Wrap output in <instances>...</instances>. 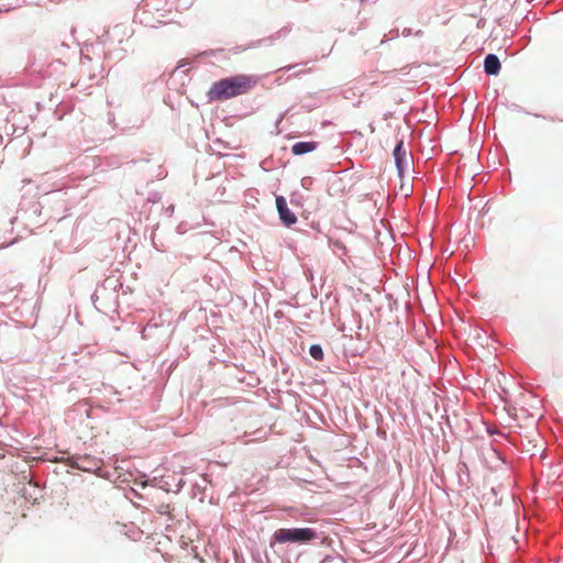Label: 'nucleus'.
Returning a JSON list of instances; mask_svg holds the SVG:
<instances>
[{
  "label": "nucleus",
  "mask_w": 563,
  "mask_h": 563,
  "mask_svg": "<svg viewBox=\"0 0 563 563\" xmlns=\"http://www.w3.org/2000/svg\"><path fill=\"white\" fill-rule=\"evenodd\" d=\"M394 158H395V164H396V167L398 169V173L401 175L406 168V165H407V162H406V158H407V152H406V148L404 146V141L400 140L397 142L395 148H394Z\"/></svg>",
  "instance_id": "nucleus-5"
},
{
  "label": "nucleus",
  "mask_w": 563,
  "mask_h": 563,
  "mask_svg": "<svg viewBox=\"0 0 563 563\" xmlns=\"http://www.w3.org/2000/svg\"><path fill=\"white\" fill-rule=\"evenodd\" d=\"M501 68L500 60L495 54H488L484 59V70L489 76H496Z\"/></svg>",
  "instance_id": "nucleus-6"
},
{
  "label": "nucleus",
  "mask_w": 563,
  "mask_h": 563,
  "mask_svg": "<svg viewBox=\"0 0 563 563\" xmlns=\"http://www.w3.org/2000/svg\"><path fill=\"white\" fill-rule=\"evenodd\" d=\"M158 328H159L158 323L148 322L145 327H143V329L141 331L142 339L146 340V339L151 338L152 331L157 330Z\"/></svg>",
  "instance_id": "nucleus-9"
},
{
  "label": "nucleus",
  "mask_w": 563,
  "mask_h": 563,
  "mask_svg": "<svg viewBox=\"0 0 563 563\" xmlns=\"http://www.w3.org/2000/svg\"><path fill=\"white\" fill-rule=\"evenodd\" d=\"M317 148L316 142L301 141L292 145L291 152L294 155H303Z\"/></svg>",
  "instance_id": "nucleus-7"
},
{
  "label": "nucleus",
  "mask_w": 563,
  "mask_h": 563,
  "mask_svg": "<svg viewBox=\"0 0 563 563\" xmlns=\"http://www.w3.org/2000/svg\"><path fill=\"white\" fill-rule=\"evenodd\" d=\"M330 561H333V558L330 555H327L320 563H328Z\"/></svg>",
  "instance_id": "nucleus-11"
},
{
  "label": "nucleus",
  "mask_w": 563,
  "mask_h": 563,
  "mask_svg": "<svg viewBox=\"0 0 563 563\" xmlns=\"http://www.w3.org/2000/svg\"><path fill=\"white\" fill-rule=\"evenodd\" d=\"M173 211H174V206H170V207L168 208V212H173Z\"/></svg>",
  "instance_id": "nucleus-14"
},
{
  "label": "nucleus",
  "mask_w": 563,
  "mask_h": 563,
  "mask_svg": "<svg viewBox=\"0 0 563 563\" xmlns=\"http://www.w3.org/2000/svg\"><path fill=\"white\" fill-rule=\"evenodd\" d=\"M115 283H117V280H113V279H110V278L106 279V280H104V284H103L101 287H98V288L96 289V291H95V294H93L92 298H93V297L99 298V296H102V295H103V291H106V284H109V285L111 286L112 284H115Z\"/></svg>",
  "instance_id": "nucleus-10"
},
{
  "label": "nucleus",
  "mask_w": 563,
  "mask_h": 563,
  "mask_svg": "<svg viewBox=\"0 0 563 563\" xmlns=\"http://www.w3.org/2000/svg\"><path fill=\"white\" fill-rule=\"evenodd\" d=\"M309 354L316 361L323 360V350H322L321 345H319V344H312L309 347Z\"/></svg>",
  "instance_id": "nucleus-8"
},
{
  "label": "nucleus",
  "mask_w": 563,
  "mask_h": 563,
  "mask_svg": "<svg viewBox=\"0 0 563 563\" xmlns=\"http://www.w3.org/2000/svg\"><path fill=\"white\" fill-rule=\"evenodd\" d=\"M292 67H294V66H288V67H286L285 69H286V70H289V69H291Z\"/></svg>",
  "instance_id": "nucleus-15"
},
{
  "label": "nucleus",
  "mask_w": 563,
  "mask_h": 563,
  "mask_svg": "<svg viewBox=\"0 0 563 563\" xmlns=\"http://www.w3.org/2000/svg\"><path fill=\"white\" fill-rule=\"evenodd\" d=\"M402 35L404 36H409L410 35V30L409 29H404Z\"/></svg>",
  "instance_id": "nucleus-12"
},
{
  "label": "nucleus",
  "mask_w": 563,
  "mask_h": 563,
  "mask_svg": "<svg viewBox=\"0 0 563 563\" xmlns=\"http://www.w3.org/2000/svg\"><path fill=\"white\" fill-rule=\"evenodd\" d=\"M318 538L313 528H280L271 538V547L275 544H309Z\"/></svg>",
  "instance_id": "nucleus-2"
},
{
  "label": "nucleus",
  "mask_w": 563,
  "mask_h": 563,
  "mask_svg": "<svg viewBox=\"0 0 563 563\" xmlns=\"http://www.w3.org/2000/svg\"><path fill=\"white\" fill-rule=\"evenodd\" d=\"M255 85L251 76L236 75L220 79L208 91L210 100H227L246 93Z\"/></svg>",
  "instance_id": "nucleus-1"
},
{
  "label": "nucleus",
  "mask_w": 563,
  "mask_h": 563,
  "mask_svg": "<svg viewBox=\"0 0 563 563\" xmlns=\"http://www.w3.org/2000/svg\"><path fill=\"white\" fill-rule=\"evenodd\" d=\"M173 211H174V206H170V207L168 208V212H173Z\"/></svg>",
  "instance_id": "nucleus-13"
},
{
  "label": "nucleus",
  "mask_w": 563,
  "mask_h": 563,
  "mask_svg": "<svg viewBox=\"0 0 563 563\" xmlns=\"http://www.w3.org/2000/svg\"><path fill=\"white\" fill-rule=\"evenodd\" d=\"M276 208L283 224L291 227L297 222L296 214L288 208L287 201L283 196L276 197Z\"/></svg>",
  "instance_id": "nucleus-3"
},
{
  "label": "nucleus",
  "mask_w": 563,
  "mask_h": 563,
  "mask_svg": "<svg viewBox=\"0 0 563 563\" xmlns=\"http://www.w3.org/2000/svg\"><path fill=\"white\" fill-rule=\"evenodd\" d=\"M71 466L84 472H93L99 467L98 461L96 459H91L90 456L86 455L73 457Z\"/></svg>",
  "instance_id": "nucleus-4"
}]
</instances>
